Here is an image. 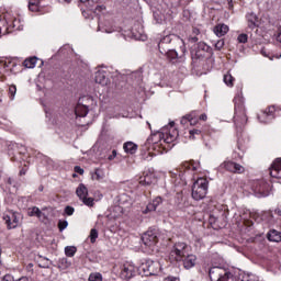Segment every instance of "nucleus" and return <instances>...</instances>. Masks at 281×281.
Masks as SVG:
<instances>
[{
	"label": "nucleus",
	"mask_w": 281,
	"mask_h": 281,
	"mask_svg": "<svg viewBox=\"0 0 281 281\" xmlns=\"http://www.w3.org/2000/svg\"><path fill=\"white\" fill-rule=\"evenodd\" d=\"M177 137H179V132L177 130L168 131V125H166L161 128V132L151 134L147 138L145 146L147 150L164 153L166 150L164 144H172V142L177 140Z\"/></svg>",
	"instance_id": "obj_1"
},
{
	"label": "nucleus",
	"mask_w": 281,
	"mask_h": 281,
	"mask_svg": "<svg viewBox=\"0 0 281 281\" xmlns=\"http://www.w3.org/2000/svg\"><path fill=\"white\" fill-rule=\"evenodd\" d=\"M235 102V114H234V124L236 128H243L247 124V113L245 112V98L241 94H237L234 98Z\"/></svg>",
	"instance_id": "obj_2"
},
{
	"label": "nucleus",
	"mask_w": 281,
	"mask_h": 281,
	"mask_svg": "<svg viewBox=\"0 0 281 281\" xmlns=\"http://www.w3.org/2000/svg\"><path fill=\"white\" fill-rule=\"evenodd\" d=\"M211 281H238L234 274L222 267H213L209 270Z\"/></svg>",
	"instance_id": "obj_3"
},
{
	"label": "nucleus",
	"mask_w": 281,
	"mask_h": 281,
	"mask_svg": "<svg viewBox=\"0 0 281 281\" xmlns=\"http://www.w3.org/2000/svg\"><path fill=\"white\" fill-rule=\"evenodd\" d=\"M207 179L199 178L192 186V199L201 201L204 196H207Z\"/></svg>",
	"instance_id": "obj_4"
},
{
	"label": "nucleus",
	"mask_w": 281,
	"mask_h": 281,
	"mask_svg": "<svg viewBox=\"0 0 281 281\" xmlns=\"http://www.w3.org/2000/svg\"><path fill=\"white\" fill-rule=\"evenodd\" d=\"M170 43H172V45H175V47H179L180 52H182V54H186V42H183V40H181V37L177 36V35H167L164 36L159 43H158V48L159 52H161V49H166V45H170Z\"/></svg>",
	"instance_id": "obj_5"
},
{
	"label": "nucleus",
	"mask_w": 281,
	"mask_h": 281,
	"mask_svg": "<svg viewBox=\"0 0 281 281\" xmlns=\"http://www.w3.org/2000/svg\"><path fill=\"white\" fill-rule=\"evenodd\" d=\"M184 256H188V244L183 241L176 243L170 250L169 259L172 262H181Z\"/></svg>",
	"instance_id": "obj_6"
},
{
	"label": "nucleus",
	"mask_w": 281,
	"mask_h": 281,
	"mask_svg": "<svg viewBox=\"0 0 281 281\" xmlns=\"http://www.w3.org/2000/svg\"><path fill=\"white\" fill-rule=\"evenodd\" d=\"M143 245L153 251V248L155 245L159 243V231L157 229H148L143 236H142Z\"/></svg>",
	"instance_id": "obj_7"
},
{
	"label": "nucleus",
	"mask_w": 281,
	"mask_h": 281,
	"mask_svg": "<svg viewBox=\"0 0 281 281\" xmlns=\"http://www.w3.org/2000/svg\"><path fill=\"white\" fill-rule=\"evenodd\" d=\"M142 271L145 276H159L161 272V263L159 261L147 260L140 266Z\"/></svg>",
	"instance_id": "obj_8"
},
{
	"label": "nucleus",
	"mask_w": 281,
	"mask_h": 281,
	"mask_svg": "<svg viewBox=\"0 0 281 281\" xmlns=\"http://www.w3.org/2000/svg\"><path fill=\"white\" fill-rule=\"evenodd\" d=\"M3 221H5L8 229H16V227H19V223H21V213L9 211L3 216Z\"/></svg>",
	"instance_id": "obj_9"
},
{
	"label": "nucleus",
	"mask_w": 281,
	"mask_h": 281,
	"mask_svg": "<svg viewBox=\"0 0 281 281\" xmlns=\"http://www.w3.org/2000/svg\"><path fill=\"white\" fill-rule=\"evenodd\" d=\"M180 52L181 54H179L177 49L172 48L160 49V54H162V56H166L167 60H169V63H172V65H176V63H181V60H183L186 53H183L182 50Z\"/></svg>",
	"instance_id": "obj_10"
},
{
	"label": "nucleus",
	"mask_w": 281,
	"mask_h": 281,
	"mask_svg": "<svg viewBox=\"0 0 281 281\" xmlns=\"http://www.w3.org/2000/svg\"><path fill=\"white\" fill-rule=\"evenodd\" d=\"M220 170H227V172H233L234 175H243L245 172V167L232 160H225L220 165Z\"/></svg>",
	"instance_id": "obj_11"
},
{
	"label": "nucleus",
	"mask_w": 281,
	"mask_h": 281,
	"mask_svg": "<svg viewBox=\"0 0 281 281\" xmlns=\"http://www.w3.org/2000/svg\"><path fill=\"white\" fill-rule=\"evenodd\" d=\"M76 194L82 201L83 205H88V207H93V198H87L89 196V189L82 183L78 186L76 189Z\"/></svg>",
	"instance_id": "obj_12"
},
{
	"label": "nucleus",
	"mask_w": 281,
	"mask_h": 281,
	"mask_svg": "<svg viewBox=\"0 0 281 281\" xmlns=\"http://www.w3.org/2000/svg\"><path fill=\"white\" fill-rule=\"evenodd\" d=\"M87 102H91V98L81 97L75 108V113L77 117H87L89 113V106H87Z\"/></svg>",
	"instance_id": "obj_13"
},
{
	"label": "nucleus",
	"mask_w": 281,
	"mask_h": 281,
	"mask_svg": "<svg viewBox=\"0 0 281 281\" xmlns=\"http://www.w3.org/2000/svg\"><path fill=\"white\" fill-rule=\"evenodd\" d=\"M138 271L139 268H137L135 265L126 262L121 269V278L122 280H131V278H135V276H137Z\"/></svg>",
	"instance_id": "obj_14"
},
{
	"label": "nucleus",
	"mask_w": 281,
	"mask_h": 281,
	"mask_svg": "<svg viewBox=\"0 0 281 281\" xmlns=\"http://www.w3.org/2000/svg\"><path fill=\"white\" fill-rule=\"evenodd\" d=\"M139 186H153V183H157V177H155V172L150 170H145L140 177H138Z\"/></svg>",
	"instance_id": "obj_15"
},
{
	"label": "nucleus",
	"mask_w": 281,
	"mask_h": 281,
	"mask_svg": "<svg viewBox=\"0 0 281 281\" xmlns=\"http://www.w3.org/2000/svg\"><path fill=\"white\" fill-rule=\"evenodd\" d=\"M274 113L276 108L269 106L258 115V120L261 122V124H269V122H272L276 119Z\"/></svg>",
	"instance_id": "obj_16"
},
{
	"label": "nucleus",
	"mask_w": 281,
	"mask_h": 281,
	"mask_svg": "<svg viewBox=\"0 0 281 281\" xmlns=\"http://www.w3.org/2000/svg\"><path fill=\"white\" fill-rule=\"evenodd\" d=\"M12 32V26L10 25V19L8 15H0V37L5 36Z\"/></svg>",
	"instance_id": "obj_17"
},
{
	"label": "nucleus",
	"mask_w": 281,
	"mask_h": 281,
	"mask_svg": "<svg viewBox=\"0 0 281 281\" xmlns=\"http://www.w3.org/2000/svg\"><path fill=\"white\" fill-rule=\"evenodd\" d=\"M94 81L97 82V85L106 87V85H109V74L105 70L97 71L94 76Z\"/></svg>",
	"instance_id": "obj_18"
},
{
	"label": "nucleus",
	"mask_w": 281,
	"mask_h": 281,
	"mask_svg": "<svg viewBox=\"0 0 281 281\" xmlns=\"http://www.w3.org/2000/svg\"><path fill=\"white\" fill-rule=\"evenodd\" d=\"M164 203V199L161 196H156L151 202H149L145 210H143V214H148V212H155L157 207H159Z\"/></svg>",
	"instance_id": "obj_19"
},
{
	"label": "nucleus",
	"mask_w": 281,
	"mask_h": 281,
	"mask_svg": "<svg viewBox=\"0 0 281 281\" xmlns=\"http://www.w3.org/2000/svg\"><path fill=\"white\" fill-rule=\"evenodd\" d=\"M254 190L259 196H268L269 184L265 181H258L254 187Z\"/></svg>",
	"instance_id": "obj_20"
},
{
	"label": "nucleus",
	"mask_w": 281,
	"mask_h": 281,
	"mask_svg": "<svg viewBox=\"0 0 281 281\" xmlns=\"http://www.w3.org/2000/svg\"><path fill=\"white\" fill-rule=\"evenodd\" d=\"M270 176L274 179H281V158L277 159L271 168H270Z\"/></svg>",
	"instance_id": "obj_21"
},
{
	"label": "nucleus",
	"mask_w": 281,
	"mask_h": 281,
	"mask_svg": "<svg viewBox=\"0 0 281 281\" xmlns=\"http://www.w3.org/2000/svg\"><path fill=\"white\" fill-rule=\"evenodd\" d=\"M246 21L250 30L258 27V15L254 13V11H250L246 14Z\"/></svg>",
	"instance_id": "obj_22"
},
{
	"label": "nucleus",
	"mask_w": 281,
	"mask_h": 281,
	"mask_svg": "<svg viewBox=\"0 0 281 281\" xmlns=\"http://www.w3.org/2000/svg\"><path fill=\"white\" fill-rule=\"evenodd\" d=\"M184 269H192L196 265V257L194 255H186L182 259Z\"/></svg>",
	"instance_id": "obj_23"
},
{
	"label": "nucleus",
	"mask_w": 281,
	"mask_h": 281,
	"mask_svg": "<svg viewBox=\"0 0 281 281\" xmlns=\"http://www.w3.org/2000/svg\"><path fill=\"white\" fill-rule=\"evenodd\" d=\"M229 32V26L226 24H218L214 27V34L221 38V36H225Z\"/></svg>",
	"instance_id": "obj_24"
},
{
	"label": "nucleus",
	"mask_w": 281,
	"mask_h": 281,
	"mask_svg": "<svg viewBox=\"0 0 281 281\" xmlns=\"http://www.w3.org/2000/svg\"><path fill=\"white\" fill-rule=\"evenodd\" d=\"M27 214L29 216H36V218H38L40 221H43V218H45V213H43V211H41V209H38L37 206L29 209Z\"/></svg>",
	"instance_id": "obj_25"
},
{
	"label": "nucleus",
	"mask_w": 281,
	"mask_h": 281,
	"mask_svg": "<svg viewBox=\"0 0 281 281\" xmlns=\"http://www.w3.org/2000/svg\"><path fill=\"white\" fill-rule=\"evenodd\" d=\"M205 52H210V47L207 46V44H205L204 42L198 43L195 56H198V58H201V56H203Z\"/></svg>",
	"instance_id": "obj_26"
},
{
	"label": "nucleus",
	"mask_w": 281,
	"mask_h": 281,
	"mask_svg": "<svg viewBox=\"0 0 281 281\" xmlns=\"http://www.w3.org/2000/svg\"><path fill=\"white\" fill-rule=\"evenodd\" d=\"M119 203L120 205H123V207H131V205H133V199H131L126 193H123L120 196Z\"/></svg>",
	"instance_id": "obj_27"
},
{
	"label": "nucleus",
	"mask_w": 281,
	"mask_h": 281,
	"mask_svg": "<svg viewBox=\"0 0 281 281\" xmlns=\"http://www.w3.org/2000/svg\"><path fill=\"white\" fill-rule=\"evenodd\" d=\"M124 151L128 155H135L137 153V145L133 142H127L123 145Z\"/></svg>",
	"instance_id": "obj_28"
},
{
	"label": "nucleus",
	"mask_w": 281,
	"mask_h": 281,
	"mask_svg": "<svg viewBox=\"0 0 281 281\" xmlns=\"http://www.w3.org/2000/svg\"><path fill=\"white\" fill-rule=\"evenodd\" d=\"M268 240H270V243H281V233L272 229L268 233Z\"/></svg>",
	"instance_id": "obj_29"
},
{
	"label": "nucleus",
	"mask_w": 281,
	"mask_h": 281,
	"mask_svg": "<svg viewBox=\"0 0 281 281\" xmlns=\"http://www.w3.org/2000/svg\"><path fill=\"white\" fill-rule=\"evenodd\" d=\"M9 25L11 26V32H21V30H23V25L19 19L9 20Z\"/></svg>",
	"instance_id": "obj_30"
},
{
	"label": "nucleus",
	"mask_w": 281,
	"mask_h": 281,
	"mask_svg": "<svg viewBox=\"0 0 281 281\" xmlns=\"http://www.w3.org/2000/svg\"><path fill=\"white\" fill-rule=\"evenodd\" d=\"M36 63H38V58L30 57L24 60L23 65L26 67V69H34V67H36Z\"/></svg>",
	"instance_id": "obj_31"
},
{
	"label": "nucleus",
	"mask_w": 281,
	"mask_h": 281,
	"mask_svg": "<svg viewBox=\"0 0 281 281\" xmlns=\"http://www.w3.org/2000/svg\"><path fill=\"white\" fill-rule=\"evenodd\" d=\"M41 5V0H29V10L31 12H38Z\"/></svg>",
	"instance_id": "obj_32"
},
{
	"label": "nucleus",
	"mask_w": 281,
	"mask_h": 281,
	"mask_svg": "<svg viewBox=\"0 0 281 281\" xmlns=\"http://www.w3.org/2000/svg\"><path fill=\"white\" fill-rule=\"evenodd\" d=\"M93 181H102L104 179V171L102 169H95L92 173Z\"/></svg>",
	"instance_id": "obj_33"
},
{
	"label": "nucleus",
	"mask_w": 281,
	"mask_h": 281,
	"mask_svg": "<svg viewBox=\"0 0 281 281\" xmlns=\"http://www.w3.org/2000/svg\"><path fill=\"white\" fill-rule=\"evenodd\" d=\"M224 82L226 86L228 87H234V80H236L231 72H227L224 75V78H223Z\"/></svg>",
	"instance_id": "obj_34"
},
{
	"label": "nucleus",
	"mask_w": 281,
	"mask_h": 281,
	"mask_svg": "<svg viewBox=\"0 0 281 281\" xmlns=\"http://www.w3.org/2000/svg\"><path fill=\"white\" fill-rule=\"evenodd\" d=\"M76 251H78L76 246H67L65 248V254L68 256V258H74V256H76Z\"/></svg>",
	"instance_id": "obj_35"
},
{
	"label": "nucleus",
	"mask_w": 281,
	"mask_h": 281,
	"mask_svg": "<svg viewBox=\"0 0 281 281\" xmlns=\"http://www.w3.org/2000/svg\"><path fill=\"white\" fill-rule=\"evenodd\" d=\"M189 124L191 126H196V124H199V119L196 117V114L194 112L189 114Z\"/></svg>",
	"instance_id": "obj_36"
},
{
	"label": "nucleus",
	"mask_w": 281,
	"mask_h": 281,
	"mask_svg": "<svg viewBox=\"0 0 281 281\" xmlns=\"http://www.w3.org/2000/svg\"><path fill=\"white\" fill-rule=\"evenodd\" d=\"M89 281H102V273L100 272H92L89 276Z\"/></svg>",
	"instance_id": "obj_37"
},
{
	"label": "nucleus",
	"mask_w": 281,
	"mask_h": 281,
	"mask_svg": "<svg viewBox=\"0 0 281 281\" xmlns=\"http://www.w3.org/2000/svg\"><path fill=\"white\" fill-rule=\"evenodd\" d=\"M68 226H69V222L63 221V220L58 221V229H59V232H65V229H67Z\"/></svg>",
	"instance_id": "obj_38"
},
{
	"label": "nucleus",
	"mask_w": 281,
	"mask_h": 281,
	"mask_svg": "<svg viewBox=\"0 0 281 281\" xmlns=\"http://www.w3.org/2000/svg\"><path fill=\"white\" fill-rule=\"evenodd\" d=\"M89 237H90L91 243H95V240H98V229L92 228L90 231V236Z\"/></svg>",
	"instance_id": "obj_39"
},
{
	"label": "nucleus",
	"mask_w": 281,
	"mask_h": 281,
	"mask_svg": "<svg viewBox=\"0 0 281 281\" xmlns=\"http://www.w3.org/2000/svg\"><path fill=\"white\" fill-rule=\"evenodd\" d=\"M248 40H249V36L247 34H245V33H241L237 37V43L245 44V43H247Z\"/></svg>",
	"instance_id": "obj_40"
},
{
	"label": "nucleus",
	"mask_w": 281,
	"mask_h": 281,
	"mask_svg": "<svg viewBox=\"0 0 281 281\" xmlns=\"http://www.w3.org/2000/svg\"><path fill=\"white\" fill-rule=\"evenodd\" d=\"M65 214L67 216H74V213L76 212V209H74V206H66L64 210Z\"/></svg>",
	"instance_id": "obj_41"
},
{
	"label": "nucleus",
	"mask_w": 281,
	"mask_h": 281,
	"mask_svg": "<svg viewBox=\"0 0 281 281\" xmlns=\"http://www.w3.org/2000/svg\"><path fill=\"white\" fill-rule=\"evenodd\" d=\"M240 281H258L254 274H244Z\"/></svg>",
	"instance_id": "obj_42"
},
{
	"label": "nucleus",
	"mask_w": 281,
	"mask_h": 281,
	"mask_svg": "<svg viewBox=\"0 0 281 281\" xmlns=\"http://www.w3.org/2000/svg\"><path fill=\"white\" fill-rule=\"evenodd\" d=\"M9 94H10L11 100H14V95H16V86L9 87Z\"/></svg>",
	"instance_id": "obj_43"
},
{
	"label": "nucleus",
	"mask_w": 281,
	"mask_h": 281,
	"mask_svg": "<svg viewBox=\"0 0 281 281\" xmlns=\"http://www.w3.org/2000/svg\"><path fill=\"white\" fill-rule=\"evenodd\" d=\"M184 169L192 170L193 172H195V170H199V166H194L192 164L187 162V164H184Z\"/></svg>",
	"instance_id": "obj_44"
},
{
	"label": "nucleus",
	"mask_w": 281,
	"mask_h": 281,
	"mask_svg": "<svg viewBox=\"0 0 281 281\" xmlns=\"http://www.w3.org/2000/svg\"><path fill=\"white\" fill-rule=\"evenodd\" d=\"M223 47H225V41L220 40L215 43V49H217V52H221Z\"/></svg>",
	"instance_id": "obj_45"
},
{
	"label": "nucleus",
	"mask_w": 281,
	"mask_h": 281,
	"mask_svg": "<svg viewBox=\"0 0 281 281\" xmlns=\"http://www.w3.org/2000/svg\"><path fill=\"white\" fill-rule=\"evenodd\" d=\"M189 135H190V138H191V139H194V135H201V130H196V128L191 130V131L189 132Z\"/></svg>",
	"instance_id": "obj_46"
},
{
	"label": "nucleus",
	"mask_w": 281,
	"mask_h": 281,
	"mask_svg": "<svg viewBox=\"0 0 281 281\" xmlns=\"http://www.w3.org/2000/svg\"><path fill=\"white\" fill-rule=\"evenodd\" d=\"M190 123V114H187L184 116H182L180 124H182V126H186V124Z\"/></svg>",
	"instance_id": "obj_47"
},
{
	"label": "nucleus",
	"mask_w": 281,
	"mask_h": 281,
	"mask_svg": "<svg viewBox=\"0 0 281 281\" xmlns=\"http://www.w3.org/2000/svg\"><path fill=\"white\" fill-rule=\"evenodd\" d=\"M237 148H238V150H240L241 153H245V150L247 149V148L245 147V145H243V143L240 142V139H238V142H237Z\"/></svg>",
	"instance_id": "obj_48"
},
{
	"label": "nucleus",
	"mask_w": 281,
	"mask_h": 281,
	"mask_svg": "<svg viewBox=\"0 0 281 281\" xmlns=\"http://www.w3.org/2000/svg\"><path fill=\"white\" fill-rule=\"evenodd\" d=\"M117 157V150L113 149L112 154L108 156L109 161H113Z\"/></svg>",
	"instance_id": "obj_49"
},
{
	"label": "nucleus",
	"mask_w": 281,
	"mask_h": 281,
	"mask_svg": "<svg viewBox=\"0 0 281 281\" xmlns=\"http://www.w3.org/2000/svg\"><path fill=\"white\" fill-rule=\"evenodd\" d=\"M61 265L63 267H65V269H67L68 267H71V262H69L67 258L61 259Z\"/></svg>",
	"instance_id": "obj_50"
},
{
	"label": "nucleus",
	"mask_w": 281,
	"mask_h": 281,
	"mask_svg": "<svg viewBox=\"0 0 281 281\" xmlns=\"http://www.w3.org/2000/svg\"><path fill=\"white\" fill-rule=\"evenodd\" d=\"M274 38L278 41V43H281V27L274 34Z\"/></svg>",
	"instance_id": "obj_51"
},
{
	"label": "nucleus",
	"mask_w": 281,
	"mask_h": 281,
	"mask_svg": "<svg viewBox=\"0 0 281 281\" xmlns=\"http://www.w3.org/2000/svg\"><path fill=\"white\" fill-rule=\"evenodd\" d=\"M2 281H15V280H14V277L12 274H5L2 278Z\"/></svg>",
	"instance_id": "obj_52"
},
{
	"label": "nucleus",
	"mask_w": 281,
	"mask_h": 281,
	"mask_svg": "<svg viewBox=\"0 0 281 281\" xmlns=\"http://www.w3.org/2000/svg\"><path fill=\"white\" fill-rule=\"evenodd\" d=\"M75 172H77V175H85V169H82L80 166H76Z\"/></svg>",
	"instance_id": "obj_53"
},
{
	"label": "nucleus",
	"mask_w": 281,
	"mask_h": 281,
	"mask_svg": "<svg viewBox=\"0 0 281 281\" xmlns=\"http://www.w3.org/2000/svg\"><path fill=\"white\" fill-rule=\"evenodd\" d=\"M189 41H190V43H196V42H199V37H196V35L190 36Z\"/></svg>",
	"instance_id": "obj_54"
},
{
	"label": "nucleus",
	"mask_w": 281,
	"mask_h": 281,
	"mask_svg": "<svg viewBox=\"0 0 281 281\" xmlns=\"http://www.w3.org/2000/svg\"><path fill=\"white\" fill-rule=\"evenodd\" d=\"M199 120H202V122H206L207 121V114H201L199 116Z\"/></svg>",
	"instance_id": "obj_55"
},
{
	"label": "nucleus",
	"mask_w": 281,
	"mask_h": 281,
	"mask_svg": "<svg viewBox=\"0 0 281 281\" xmlns=\"http://www.w3.org/2000/svg\"><path fill=\"white\" fill-rule=\"evenodd\" d=\"M40 267H43V269H49V260L46 259V263L40 265Z\"/></svg>",
	"instance_id": "obj_56"
},
{
	"label": "nucleus",
	"mask_w": 281,
	"mask_h": 281,
	"mask_svg": "<svg viewBox=\"0 0 281 281\" xmlns=\"http://www.w3.org/2000/svg\"><path fill=\"white\" fill-rule=\"evenodd\" d=\"M226 1L228 3V9L232 10V8H234V3H233L234 0H226Z\"/></svg>",
	"instance_id": "obj_57"
},
{
	"label": "nucleus",
	"mask_w": 281,
	"mask_h": 281,
	"mask_svg": "<svg viewBox=\"0 0 281 281\" xmlns=\"http://www.w3.org/2000/svg\"><path fill=\"white\" fill-rule=\"evenodd\" d=\"M194 36H199L201 34V31L199 29H193Z\"/></svg>",
	"instance_id": "obj_58"
},
{
	"label": "nucleus",
	"mask_w": 281,
	"mask_h": 281,
	"mask_svg": "<svg viewBox=\"0 0 281 281\" xmlns=\"http://www.w3.org/2000/svg\"><path fill=\"white\" fill-rule=\"evenodd\" d=\"M16 281H30L26 277H22V278H20L19 280H16Z\"/></svg>",
	"instance_id": "obj_59"
},
{
	"label": "nucleus",
	"mask_w": 281,
	"mask_h": 281,
	"mask_svg": "<svg viewBox=\"0 0 281 281\" xmlns=\"http://www.w3.org/2000/svg\"><path fill=\"white\" fill-rule=\"evenodd\" d=\"M104 32H105L106 34H112L113 30L105 29Z\"/></svg>",
	"instance_id": "obj_60"
},
{
	"label": "nucleus",
	"mask_w": 281,
	"mask_h": 281,
	"mask_svg": "<svg viewBox=\"0 0 281 281\" xmlns=\"http://www.w3.org/2000/svg\"><path fill=\"white\" fill-rule=\"evenodd\" d=\"M7 183H9V186H12V178H8Z\"/></svg>",
	"instance_id": "obj_61"
},
{
	"label": "nucleus",
	"mask_w": 281,
	"mask_h": 281,
	"mask_svg": "<svg viewBox=\"0 0 281 281\" xmlns=\"http://www.w3.org/2000/svg\"><path fill=\"white\" fill-rule=\"evenodd\" d=\"M173 1H175L173 3H176V5H179L181 3V0H173Z\"/></svg>",
	"instance_id": "obj_62"
},
{
	"label": "nucleus",
	"mask_w": 281,
	"mask_h": 281,
	"mask_svg": "<svg viewBox=\"0 0 281 281\" xmlns=\"http://www.w3.org/2000/svg\"><path fill=\"white\" fill-rule=\"evenodd\" d=\"M169 126H170V128H172V127L175 126V122H173V121L170 122V123H169Z\"/></svg>",
	"instance_id": "obj_63"
},
{
	"label": "nucleus",
	"mask_w": 281,
	"mask_h": 281,
	"mask_svg": "<svg viewBox=\"0 0 281 281\" xmlns=\"http://www.w3.org/2000/svg\"><path fill=\"white\" fill-rule=\"evenodd\" d=\"M20 175H25V171L21 170V171H20Z\"/></svg>",
	"instance_id": "obj_64"
}]
</instances>
